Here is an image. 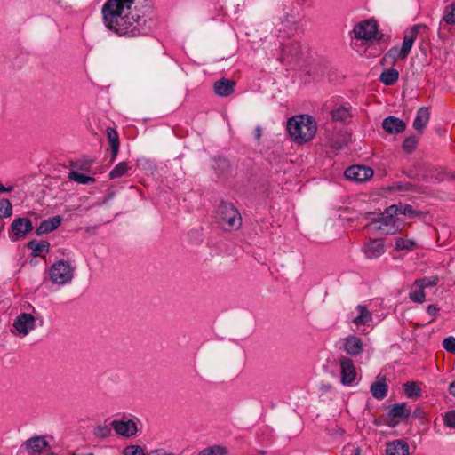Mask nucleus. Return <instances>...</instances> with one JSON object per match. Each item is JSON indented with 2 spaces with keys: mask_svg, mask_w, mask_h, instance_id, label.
I'll return each instance as SVG.
<instances>
[{
  "mask_svg": "<svg viewBox=\"0 0 455 455\" xmlns=\"http://www.w3.org/2000/svg\"><path fill=\"white\" fill-rule=\"evenodd\" d=\"M148 0H107L101 12L107 28L119 36L136 37L148 33Z\"/></svg>",
  "mask_w": 455,
  "mask_h": 455,
  "instance_id": "nucleus-1",
  "label": "nucleus"
},
{
  "mask_svg": "<svg viewBox=\"0 0 455 455\" xmlns=\"http://www.w3.org/2000/svg\"><path fill=\"white\" fill-rule=\"evenodd\" d=\"M287 131L293 141L304 144L315 137L317 124L311 116L298 115L288 119Z\"/></svg>",
  "mask_w": 455,
  "mask_h": 455,
  "instance_id": "nucleus-2",
  "label": "nucleus"
},
{
  "mask_svg": "<svg viewBox=\"0 0 455 455\" xmlns=\"http://www.w3.org/2000/svg\"><path fill=\"white\" fill-rule=\"evenodd\" d=\"M425 28V25L417 24L412 26L410 29L406 30L403 35V42L402 47H392L386 53L385 59H391L393 60L406 59L413 46V44L417 38L418 34L421 29Z\"/></svg>",
  "mask_w": 455,
  "mask_h": 455,
  "instance_id": "nucleus-3",
  "label": "nucleus"
},
{
  "mask_svg": "<svg viewBox=\"0 0 455 455\" xmlns=\"http://www.w3.org/2000/svg\"><path fill=\"white\" fill-rule=\"evenodd\" d=\"M395 206L387 207L380 216L374 220L375 228L385 235H395L403 228V221L396 216Z\"/></svg>",
  "mask_w": 455,
  "mask_h": 455,
  "instance_id": "nucleus-4",
  "label": "nucleus"
},
{
  "mask_svg": "<svg viewBox=\"0 0 455 455\" xmlns=\"http://www.w3.org/2000/svg\"><path fill=\"white\" fill-rule=\"evenodd\" d=\"M74 271L75 267L69 262L61 259L51 266L49 278L54 284L65 285L72 281Z\"/></svg>",
  "mask_w": 455,
  "mask_h": 455,
  "instance_id": "nucleus-5",
  "label": "nucleus"
},
{
  "mask_svg": "<svg viewBox=\"0 0 455 455\" xmlns=\"http://www.w3.org/2000/svg\"><path fill=\"white\" fill-rule=\"evenodd\" d=\"M219 212L225 228L237 229L242 225V218L238 211L230 204H221Z\"/></svg>",
  "mask_w": 455,
  "mask_h": 455,
  "instance_id": "nucleus-6",
  "label": "nucleus"
},
{
  "mask_svg": "<svg viewBox=\"0 0 455 455\" xmlns=\"http://www.w3.org/2000/svg\"><path fill=\"white\" fill-rule=\"evenodd\" d=\"M353 33L357 40L371 41L377 36L378 24L373 19L363 20L354 27Z\"/></svg>",
  "mask_w": 455,
  "mask_h": 455,
  "instance_id": "nucleus-7",
  "label": "nucleus"
},
{
  "mask_svg": "<svg viewBox=\"0 0 455 455\" xmlns=\"http://www.w3.org/2000/svg\"><path fill=\"white\" fill-rule=\"evenodd\" d=\"M33 230L32 222L27 218H17L11 225L10 239L17 241Z\"/></svg>",
  "mask_w": 455,
  "mask_h": 455,
  "instance_id": "nucleus-8",
  "label": "nucleus"
},
{
  "mask_svg": "<svg viewBox=\"0 0 455 455\" xmlns=\"http://www.w3.org/2000/svg\"><path fill=\"white\" fill-rule=\"evenodd\" d=\"M343 350L353 357H357L363 353L364 343L363 339L354 334H350L341 339Z\"/></svg>",
  "mask_w": 455,
  "mask_h": 455,
  "instance_id": "nucleus-9",
  "label": "nucleus"
},
{
  "mask_svg": "<svg viewBox=\"0 0 455 455\" xmlns=\"http://www.w3.org/2000/svg\"><path fill=\"white\" fill-rule=\"evenodd\" d=\"M345 176L353 181L364 182L373 176V170L363 165H354L345 171Z\"/></svg>",
  "mask_w": 455,
  "mask_h": 455,
  "instance_id": "nucleus-10",
  "label": "nucleus"
},
{
  "mask_svg": "<svg viewBox=\"0 0 455 455\" xmlns=\"http://www.w3.org/2000/svg\"><path fill=\"white\" fill-rule=\"evenodd\" d=\"M13 327L20 335L26 336L36 328V319L31 314L22 313L14 320Z\"/></svg>",
  "mask_w": 455,
  "mask_h": 455,
  "instance_id": "nucleus-11",
  "label": "nucleus"
},
{
  "mask_svg": "<svg viewBox=\"0 0 455 455\" xmlns=\"http://www.w3.org/2000/svg\"><path fill=\"white\" fill-rule=\"evenodd\" d=\"M341 382L344 385H351L356 379V371L352 359L342 357L340 359Z\"/></svg>",
  "mask_w": 455,
  "mask_h": 455,
  "instance_id": "nucleus-12",
  "label": "nucleus"
},
{
  "mask_svg": "<svg viewBox=\"0 0 455 455\" xmlns=\"http://www.w3.org/2000/svg\"><path fill=\"white\" fill-rule=\"evenodd\" d=\"M111 427L120 435L130 437L137 432V427L134 421L129 420H114Z\"/></svg>",
  "mask_w": 455,
  "mask_h": 455,
  "instance_id": "nucleus-13",
  "label": "nucleus"
},
{
  "mask_svg": "<svg viewBox=\"0 0 455 455\" xmlns=\"http://www.w3.org/2000/svg\"><path fill=\"white\" fill-rule=\"evenodd\" d=\"M363 251L368 259H377L385 252L384 243L379 239L370 240L364 244Z\"/></svg>",
  "mask_w": 455,
  "mask_h": 455,
  "instance_id": "nucleus-14",
  "label": "nucleus"
},
{
  "mask_svg": "<svg viewBox=\"0 0 455 455\" xmlns=\"http://www.w3.org/2000/svg\"><path fill=\"white\" fill-rule=\"evenodd\" d=\"M23 446L29 455H38L48 446V443L44 436H35L27 440Z\"/></svg>",
  "mask_w": 455,
  "mask_h": 455,
  "instance_id": "nucleus-15",
  "label": "nucleus"
},
{
  "mask_svg": "<svg viewBox=\"0 0 455 455\" xmlns=\"http://www.w3.org/2000/svg\"><path fill=\"white\" fill-rule=\"evenodd\" d=\"M355 312L356 315L351 321L356 326L370 325L373 320L372 313L364 305H358Z\"/></svg>",
  "mask_w": 455,
  "mask_h": 455,
  "instance_id": "nucleus-16",
  "label": "nucleus"
},
{
  "mask_svg": "<svg viewBox=\"0 0 455 455\" xmlns=\"http://www.w3.org/2000/svg\"><path fill=\"white\" fill-rule=\"evenodd\" d=\"M405 403H395L392 405L388 411V417L395 423H398L401 420L406 419L411 415V410L406 409Z\"/></svg>",
  "mask_w": 455,
  "mask_h": 455,
  "instance_id": "nucleus-17",
  "label": "nucleus"
},
{
  "mask_svg": "<svg viewBox=\"0 0 455 455\" xmlns=\"http://www.w3.org/2000/svg\"><path fill=\"white\" fill-rule=\"evenodd\" d=\"M383 129L388 133H399L405 130V124L395 116H388L383 120Z\"/></svg>",
  "mask_w": 455,
  "mask_h": 455,
  "instance_id": "nucleus-18",
  "label": "nucleus"
},
{
  "mask_svg": "<svg viewBox=\"0 0 455 455\" xmlns=\"http://www.w3.org/2000/svg\"><path fill=\"white\" fill-rule=\"evenodd\" d=\"M235 83L229 79H220L214 84V92L220 97H227L233 93Z\"/></svg>",
  "mask_w": 455,
  "mask_h": 455,
  "instance_id": "nucleus-19",
  "label": "nucleus"
},
{
  "mask_svg": "<svg viewBox=\"0 0 455 455\" xmlns=\"http://www.w3.org/2000/svg\"><path fill=\"white\" fill-rule=\"evenodd\" d=\"M301 16L299 12L292 10L291 12H287L283 20L282 25L288 31H296L299 28Z\"/></svg>",
  "mask_w": 455,
  "mask_h": 455,
  "instance_id": "nucleus-20",
  "label": "nucleus"
},
{
  "mask_svg": "<svg viewBox=\"0 0 455 455\" xmlns=\"http://www.w3.org/2000/svg\"><path fill=\"white\" fill-rule=\"evenodd\" d=\"M387 384L386 379L379 375L371 386V392L374 398H384L387 395Z\"/></svg>",
  "mask_w": 455,
  "mask_h": 455,
  "instance_id": "nucleus-21",
  "label": "nucleus"
},
{
  "mask_svg": "<svg viewBox=\"0 0 455 455\" xmlns=\"http://www.w3.org/2000/svg\"><path fill=\"white\" fill-rule=\"evenodd\" d=\"M387 455H409V445L403 440L389 443L386 449Z\"/></svg>",
  "mask_w": 455,
  "mask_h": 455,
  "instance_id": "nucleus-22",
  "label": "nucleus"
},
{
  "mask_svg": "<svg viewBox=\"0 0 455 455\" xmlns=\"http://www.w3.org/2000/svg\"><path fill=\"white\" fill-rule=\"evenodd\" d=\"M62 221L60 216H55L51 219L45 220L41 222L40 226L36 228V234L38 235L50 233L55 230Z\"/></svg>",
  "mask_w": 455,
  "mask_h": 455,
  "instance_id": "nucleus-23",
  "label": "nucleus"
},
{
  "mask_svg": "<svg viewBox=\"0 0 455 455\" xmlns=\"http://www.w3.org/2000/svg\"><path fill=\"white\" fill-rule=\"evenodd\" d=\"M430 113L427 108L422 107L417 111L416 117L413 121V128L419 132H422L429 121Z\"/></svg>",
  "mask_w": 455,
  "mask_h": 455,
  "instance_id": "nucleus-24",
  "label": "nucleus"
},
{
  "mask_svg": "<svg viewBox=\"0 0 455 455\" xmlns=\"http://www.w3.org/2000/svg\"><path fill=\"white\" fill-rule=\"evenodd\" d=\"M28 249L32 250V255L35 257H44L49 251L50 244L46 241H30L28 243Z\"/></svg>",
  "mask_w": 455,
  "mask_h": 455,
  "instance_id": "nucleus-25",
  "label": "nucleus"
},
{
  "mask_svg": "<svg viewBox=\"0 0 455 455\" xmlns=\"http://www.w3.org/2000/svg\"><path fill=\"white\" fill-rule=\"evenodd\" d=\"M299 44L292 41L283 44L281 60H284L289 56H297L299 52Z\"/></svg>",
  "mask_w": 455,
  "mask_h": 455,
  "instance_id": "nucleus-26",
  "label": "nucleus"
},
{
  "mask_svg": "<svg viewBox=\"0 0 455 455\" xmlns=\"http://www.w3.org/2000/svg\"><path fill=\"white\" fill-rule=\"evenodd\" d=\"M395 248L397 251H411L418 248L417 243L412 239H405L403 237H397L395 243Z\"/></svg>",
  "mask_w": 455,
  "mask_h": 455,
  "instance_id": "nucleus-27",
  "label": "nucleus"
},
{
  "mask_svg": "<svg viewBox=\"0 0 455 455\" xmlns=\"http://www.w3.org/2000/svg\"><path fill=\"white\" fill-rule=\"evenodd\" d=\"M404 394L409 398L419 397L422 395L420 383L409 381L403 384Z\"/></svg>",
  "mask_w": 455,
  "mask_h": 455,
  "instance_id": "nucleus-28",
  "label": "nucleus"
},
{
  "mask_svg": "<svg viewBox=\"0 0 455 455\" xmlns=\"http://www.w3.org/2000/svg\"><path fill=\"white\" fill-rule=\"evenodd\" d=\"M399 78V73L395 68L387 69L381 73L379 80L387 86L395 84Z\"/></svg>",
  "mask_w": 455,
  "mask_h": 455,
  "instance_id": "nucleus-29",
  "label": "nucleus"
},
{
  "mask_svg": "<svg viewBox=\"0 0 455 455\" xmlns=\"http://www.w3.org/2000/svg\"><path fill=\"white\" fill-rule=\"evenodd\" d=\"M391 206H395L396 208V215L403 214L408 216L410 218H416L421 216V212L419 211L415 210L410 204H392Z\"/></svg>",
  "mask_w": 455,
  "mask_h": 455,
  "instance_id": "nucleus-30",
  "label": "nucleus"
},
{
  "mask_svg": "<svg viewBox=\"0 0 455 455\" xmlns=\"http://www.w3.org/2000/svg\"><path fill=\"white\" fill-rule=\"evenodd\" d=\"M131 169L127 162H121L117 164L109 172L111 180L118 179L124 176Z\"/></svg>",
  "mask_w": 455,
  "mask_h": 455,
  "instance_id": "nucleus-31",
  "label": "nucleus"
},
{
  "mask_svg": "<svg viewBox=\"0 0 455 455\" xmlns=\"http://www.w3.org/2000/svg\"><path fill=\"white\" fill-rule=\"evenodd\" d=\"M332 119L339 122H346L350 118V109L347 107H339L331 111Z\"/></svg>",
  "mask_w": 455,
  "mask_h": 455,
  "instance_id": "nucleus-32",
  "label": "nucleus"
},
{
  "mask_svg": "<svg viewBox=\"0 0 455 455\" xmlns=\"http://www.w3.org/2000/svg\"><path fill=\"white\" fill-rule=\"evenodd\" d=\"M438 282L439 279L436 276L424 277L415 280L413 286L420 287L423 290H425L426 288L435 286L438 283Z\"/></svg>",
  "mask_w": 455,
  "mask_h": 455,
  "instance_id": "nucleus-33",
  "label": "nucleus"
},
{
  "mask_svg": "<svg viewBox=\"0 0 455 455\" xmlns=\"http://www.w3.org/2000/svg\"><path fill=\"white\" fill-rule=\"evenodd\" d=\"M68 179L74 180L79 184H90L95 181L93 177L86 176L83 173H79L77 172H70L68 175Z\"/></svg>",
  "mask_w": 455,
  "mask_h": 455,
  "instance_id": "nucleus-34",
  "label": "nucleus"
},
{
  "mask_svg": "<svg viewBox=\"0 0 455 455\" xmlns=\"http://www.w3.org/2000/svg\"><path fill=\"white\" fill-rule=\"evenodd\" d=\"M409 298L411 301L422 304L426 301V293L420 287H414L409 292Z\"/></svg>",
  "mask_w": 455,
  "mask_h": 455,
  "instance_id": "nucleus-35",
  "label": "nucleus"
},
{
  "mask_svg": "<svg viewBox=\"0 0 455 455\" xmlns=\"http://www.w3.org/2000/svg\"><path fill=\"white\" fill-rule=\"evenodd\" d=\"M443 20L449 25L455 24V2L451 3L445 7Z\"/></svg>",
  "mask_w": 455,
  "mask_h": 455,
  "instance_id": "nucleus-36",
  "label": "nucleus"
},
{
  "mask_svg": "<svg viewBox=\"0 0 455 455\" xmlns=\"http://www.w3.org/2000/svg\"><path fill=\"white\" fill-rule=\"evenodd\" d=\"M228 451L226 447L220 445H213L201 451L198 455H228Z\"/></svg>",
  "mask_w": 455,
  "mask_h": 455,
  "instance_id": "nucleus-37",
  "label": "nucleus"
},
{
  "mask_svg": "<svg viewBox=\"0 0 455 455\" xmlns=\"http://www.w3.org/2000/svg\"><path fill=\"white\" fill-rule=\"evenodd\" d=\"M12 214V206L8 199L0 200V218L10 217Z\"/></svg>",
  "mask_w": 455,
  "mask_h": 455,
  "instance_id": "nucleus-38",
  "label": "nucleus"
},
{
  "mask_svg": "<svg viewBox=\"0 0 455 455\" xmlns=\"http://www.w3.org/2000/svg\"><path fill=\"white\" fill-rule=\"evenodd\" d=\"M112 427L108 425H99L94 428V435L98 438H106L111 435Z\"/></svg>",
  "mask_w": 455,
  "mask_h": 455,
  "instance_id": "nucleus-39",
  "label": "nucleus"
},
{
  "mask_svg": "<svg viewBox=\"0 0 455 455\" xmlns=\"http://www.w3.org/2000/svg\"><path fill=\"white\" fill-rule=\"evenodd\" d=\"M108 140L109 142L110 147L115 145H120L119 136L116 129L112 127H108L106 130Z\"/></svg>",
  "mask_w": 455,
  "mask_h": 455,
  "instance_id": "nucleus-40",
  "label": "nucleus"
},
{
  "mask_svg": "<svg viewBox=\"0 0 455 455\" xmlns=\"http://www.w3.org/2000/svg\"><path fill=\"white\" fill-rule=\"evenodd\" d=\"M417 144H418L417 137L411 136V137L406 138L403 140V148L407 153H411L416 148Z\"/></svg>",
  "mask_w": 455,
  "mask_h": 455,
  "instance_id": "nucleus-41",
  "label": "nucleus"
},
{
  "mask_svg": "<svg viewBox=\"0 0 455 455\" xmlns=\"http://www.w3.org/2000/svg\"><path fill=\"white\" fill-rule=\"evenodd\" d=\"M413 185L410 182H395L389 189L392 191H411L412 190Z\"/></svg>",
  "mask_w": 455,
  "mask_h": 455,
  "instance_id": "nucleus-42",
  "label": "nucleus"
},
{
  "mask_svg": "<svg viewBox=\"0 0 455 455\" xmlns=\"http://www.w3.org/2000/svg\"><path fill=\"white\" fill-rule=\"evenodd\" d=\"M124 455H148L139 445H129L124 450Z\"/></svg>",
  "mask_w": 455,
  "mask_h": 455,
  "instance_id": "nucleus-43",
  "label": "nucleus"
},
{
  "mask_svg": "<svg viewBox=\"0 0 455 455\" xmlns=\"http://www.w3.org/2000/svg\"><path fill=\"white\" fill-rule=\"evenodd\" d=\"M443 348L451 354H455V337L450 336L443 341Z\"/></svg>",
  "mask_w": 455,
  "mask_h": 455,
  "instance_id": "nucleus-44",
  "label": "nucleus"
},
{
  "mask_svg": "<svg viewBox=\"0 0 455 455\" xmlns=\"http://www.w3.org/2000/svg\"><path fill=\"white\" fill-rule=\"evenodd\" d=\"M444 425L451 428H455V410L445 413L443 417Z\"/></svg>",
  "mask_w": 455,
  "mask_h": 455,
  "instance_id": "nucleus-45",
  "label": "nucleus"
},
{
  "mask_svg": "<svg viewBox=\"0 0 455 455\" xmlns=\"http://www.w3.org/2000/svg\"><path fill=\"white\" fill-rule=\"evenodd\" d=\"M344 455H362L360 447L348 444L344 448Z\"/></svg>",
  "mask_w": 455,
  "mask_h": 455,
  "instance_id": "nucleus-46",
  "label": "nucleus"
},
{
  "mask_svg": "<svg viewBox=\"0 0 455 455\" xmlns=\"http://www.w3.org/2000/svg\"><path fill=\"white\" fill-rule=\"evenodd\" d=\"M148 455H175L174 453L168 452L164 449H156L148 453Z\"/></svg>",
  "mask_w": 455,
  "mask_h": 455,
  "instance_id": "nucleus-47",
  "label": "nucleus"
},
{
  "mask_svg": "<svg viewBox=\"0 0 455 455\" xmlns=\"http://www.w3.org/2000/svg\"><path fill=\"white\" fill-rule=\"evenodd\" d=\"M119 146L120 145H115V146L110 147V150H111L110 160H111V162H114L116 160L117 154H118Z\"/></svg>",
  "mask_w": 455,
  "mask_h": 455,
  "instance_id": "nucleus-48",
  "label": "nucleus"
},
{
  "mask_svg": "<svg viewBox=\"0 0 455 455\" xmlns=\"http://www.w3.org/2000/svg\"><path fill=\"white\" fill-rule=\"evenodd\" d=\"M119 146L120 145H115V146L110 147V150H111L110 160H111V162H114L116 160L117 154H118Z\"/></svg>",
  "mask_w": 455,
  "mask_h": 455,
  "instance_id": "nucleus-49",
  "label": "nucleus"
},
{
  "mask_svg": "<svg viewBox=\"0 0 455 455\" xmlns=\"http://www.w3.org/2000/svg\"><path fill=\"white\" fill-rule=\"evenodd\" d=\"M438 311V308L435 305H429L427 307V313L430 315H435Z\"/></svg>",
  "mask_w": 455,
  "mask_h": 455,
  "instance_id": "nucleus-50",
  "label": "nucleus"
},
{
  "mask_svg": "<svg viewBox=\"0 0 455 455\" xmlns=\"http://www.w3.org/2000/svg\"><path fill=\"white\" fill-rule=\"evenodd\" d=\"M13 190V186L4 187L0 183V193L11 192Z\"/></svg>",
  "mask_w": 455,
  "mask_h": 455,
  "instance_id": "nucleus-51",
  "label": "nucleus"
},
{
  "mask_svg": "<svg viewBox=\"0 0 455 455\" xmlns=\"http://www.w3.org/2000/svg\"><path fill=\"white\" fill-rule=\"evenodd\" d=\"M449 393L455 397V380L449 385Z\"/></svg>",
  "mask_w": 455,
  "mask_h": 455,
  "instance_id": "nucleus-52",
  "label": "nucleus"
},
{
  "mask_svg": "<svg viewBox=\"0 0 455 455\" xmlns=\"http://www.w3.org/2000/svg\"><path fill=\"white\" fill-rule=\"evenodd\" d=\"M85 455H94V454H93V453H87V454H85Z\"/></svg>",
  "mask_w": 455,
  "mask_h": 455,
  "instance_id": "nucleus-53",
  "label": "nucleus"
}]
</instances>
